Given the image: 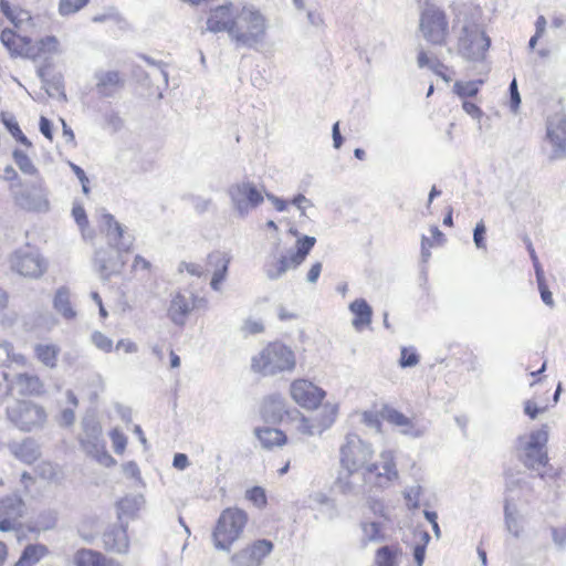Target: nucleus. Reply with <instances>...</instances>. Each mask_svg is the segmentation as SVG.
I'll list each match as a JSON object with an SVG mask.
<instances>
[{
	"label": "nucleus",
	"instance_id": "obj_30",
	"mask_svg": "<svg viewBox=\"0 0 566 566\" xmlns=\"http://www.w3.org/2000/svg\"><path fill=\"white\" fill-rule=\"evenodd\" d=\"M402 549L398 543L384 545L376 549L374 566H398Z\"/></svg>",
	"mask_w": 566,
	"mask_h": 566
},
{
	"label": "nucleus",
	"instance_id": "obj_45",
	"mask_svg": "<svg viewBox=\"0 0 566 566\" xmlns=\"http://www.w3.org/2000/svg\"><path fill=\"white\" fill-rule=\"evenodd\" d=\"M38 50V56L40 53H54L57 51L59 41L55 36L49 35L40 39L35 44H33Z\"/></svg>",
	"mask_w": 566,
	"mask_h": 566
},
{
	"label": "nucleus",
	"instance_id": "obj_35",
	"mask_svg": "<svg viewBox=\"0 0 566 566\" xmlns=\"http://www.w3.org/2000/svg\"><path fill=\"white\" fill-rule=\"evenodd\" d=\"M59 352L60 349L55 345L36 344L34 346L36 358L49 368L56 366Z\"/></svg>",
	"mask_w": 566,
	"mask_h": 566
},
{
	"label": "nucleus",
	"instance_id": "obj_46",
	"mask_svg": "<svg viewBox=\"0 0 566 566\" xmlns=\"http://www.w3.org/2000/svg\"><path fill=\"white\" fill-rule=\"evenodd\" d=\"M363 420L367 426L376 428L379 432L382 429V421H385L381 416V409L365 411Z\"/></svg>",
	"mask_w": 566,
	"mask_h": 566
},
{
	"label": "nucleus",
	"instance_id": "obj_34",
	"mask_svg": "<svg viewBox=\"0 0 566 566\" xmlns=\"http://www.w3.org/2000/svg\"><path fill=\"white\" fill-rule=\"evenodd\" d=\"M0 10L19 30H22V25L31 20L28 11L12 8L9 0H0Z\"/></svg>",
	"mask_w": 566,
	"mask_h": 566
},
{
	"label": "nucleus",
	"instance_id": "obj_49",
	"mask_svg": "<svg viewBox=\"0 0 566 566\" xmlns=\"http://www.w3.org/2000/svg\"><path fill=\"white\" fill-rule=\"evenodd\" d=\"M485 233H486V228H485L484 221L481 220L480 222L476 223V226L474 228V232H473V241H474L476 248L483 249V250L486 249Z\"/></svg>",
	"mask_w": 566,
	"mask_h": 566
},
{
	"label": "nucleus",
	"instance_id": "obj_1",
	"mask_svg": "<svg viewBox=\"0 0 566 566\" xmlns=\"http://www.w3.org/2000/svg\"><path fill=\"white\" fill-rule=\"evenodd\" d=\"M292 400L302 409L314 411L312 416H302L298 430L303 434L322 433L331 428L338 416V405L326 401L327 392L305 378L294 379L290 385Z\"/></svg>",
	"mask_w": 566,
	"mask_h": 566
},
{
	"label": "nucleus",
	"instance_id": "obj_57",
	"mask_svg": "<svg viewBox=\"0 0 566 566\" xmlns=\"http://www.w3.org/2000/svg\"><path fill=\"white\" fill-rule=\"evenodd\" d=\"M116 350H124L125 353H136L138 350L137 344L127 340L120 339L116 345Z\"/></svg>",
	"mask_w": 566,
	"mask_h": 566
},
{
	"label": "nucleus",
	"instance_id": "obj_54",
	"mask_svg": "<svg viewBox=\"0 0 566 566\" xmlns=\"http://www.w3.org/2000/svg\"><path fill=\"white\" fill-rule=\"evenodd\" d=\"M464 112L475 119H480L483 115L482 109L473 102L464 99L462 103Z\"/></svg>",
	"mask_w": 566,
	"mask_h": 566
},
{
	"label": "nucleus",
	"instance_id": "obj_40",
	"mask_svg": "<svg viewBox=\"0 0 566 566\" xmlns=\"http://www.w3.org/2000/svg\"><path fill=\"white\" fill-rule=\"evenodd\" d=\"M12 156L14 163L23 174L35 175L38 172L36 167L24 151L14 149Z\"/></svg>",
	"mask_w": 566,
	"mask_h": 566
},
{
	"label": "nucleus",
	"instance_id": "obj_61",
	"mask_svg": "<svg viewBox=\"0 0 566 566\" xmlns=\"http://www.w3.org/2000/svg\"><path fill=\"white\" fill-rule=\"evenodd\" d=\"M189 461L185 453H177L174 457V467L178 470H184L188 467Z\"/></svg>",
	"mask_w": 566,
	"mask_h": 566
},
{
	"label": "nucleus",
	"instance_id": "obj_52",
	"mask_svg": "<svg viewBox=\"0 0 566 566\" xmlns=\"http://www.w3.org/2000/svg\"><path fill=\"white\" fill-rule=\"evenodd\" d=\"M70 167H71L72 171L75 174V176L78 178V180L82 185L83 192L88 193V191H90V188L87 186L88 178H87L85 171L80 166H77L73 163H70Z\"/></svg>",
	"mask_w": 566,
	"mask_h": 566
},
{
	"label": "nucleus",
	"instance_id": "obj_56",
	"mask_svg": "<svg viewBox=\"0 0 566 566\" xmlns=\"http://www.w3.org/2000/svg\"><path fill=\"white\" fill-rule=\"evenodd\" d=\"M244 331L248 334H259L264 331V326L261 322L256 321H247L244 324Z\"/></svg>",
	"mask_w": 566,
	"mask_h": 566
},
{
	"label": "nucleus",
	"instance_id": "obj_14",
	"mask_svg": "<svg viewBox=\"0 0 566 566\" xmlns=\"http://www.w3.org/2000/svg\"><path fill=\"white\" fill-rule=\"evenodd\" d=\"M269 539H255L231 556L233 566H261L264 558L273 551Z\"/></svg>",
	"mask_w": 566,
	"mask_h": 566
},
{
	"label": "nucleus",
	"instance_id": "obj_50",
	"mask_svg": "<svg viewBox=\"0 0 566 566\" xmlns=\"http://www.w3.org/2000/svg\"><path fill=\"white\" fill-rule=\"evenodd\" d=\"M0 116L2 124L12 136L18 133L21 134L20 126L12 114L2 112Z\"/></svg>",
	"mask_w": 566,
	"mask_h": 566
},
{
	"label": "nucleus",
	"instance_id": "obj_33",
	"mask_svg": "<svg viewBox=\"0 0 566 566\" xmlns=\"http://www.w3.org/2000/svg\"><path fill=\"white\" fill-rule=\"evenodd\" d=\"M53 306L64 318L72 319L76 316L70 301V292L66 287H60L54 296Z\"/></svg>",
	"mask_w": 566,
	"mask_h": 566
},
{
	"label": "nucleus",
	"instance_id": "obj_7",
	"mask_svg": "<svg viewBox=\"0 0 566 566\" xmlns=\"http://www.w3.org/2000/svg\"><path fill=\"white\" fill-rule=\"evenodd\" d=\"M419 31L432 46H443L450 38L448 15L441 8L430 4L420 13Z\"/></svg>",
	"mask_w": 566,
	"mask_h": 566
},
{
	"label": "nucleus",
	"instance_id": "obj_2",
	"mask_svg": "<svg viewBox=\"0 0 566 566\" xmlns=\"http://www.w3.org/2000/svg\"><path fill=\"white\" fill-rule=\"evenodd\" d=\"M374 451L357 434H347L345 443L340 447V465L348 475L363 471L364 478L376 476L386 481L398 478L395 454L391 450L380 453L381 463L370 462Z\"/></svg>",
	"mask_w": 566,
	"mask_h": 566
},
{
	"label": "nucleus",
	"instance_id": "obj_21",
	"mask_svg": "<svg viewBox=\"0 0 566 566\" xmlns=\"http://www.w3.org/2000/svg\"><path fill=\"white\" fill-rule=\"evenodd\" d=\"M17 206L27 211L46 212L50 203L43 189L24 190L14 196Z\"/></svg>",
	"mask_w": 566,
	"mask_h": 566
},
{
	"label": "nucleus",
	"instance_id": "obj_41",
	"mask_svg": "<svg viewBox=\"0 0 566 566\" xmlns=\"http://www.w3.org/2000/svg\"><path fill=\"white\" fill-rule=\"evenodd\" d=\"M535 268H536V280H537V285H538V290L541 293V298L547 306L552 307V306H554V298H553V294L549 291L548 285L546 283L544 272L539 265L535 264Z\"/></svg>",
	"mask_w": 566,
	"mask_h": 566
},
{
	"label": "nucleus",
	"instance_id": "obj_18",
	"mask_svg": "<svg viewBox=\"0 0 566 566\" xmlns=\"http://www.w3.org/2000/svg\"><path fill=\"white\" fill-rule=\"evenodd\" d=\"M546 137L554 146L557 156L566 153V115L555 114L547 120Z\"/></svg>",
	"mask_w": 566,
	"mask_h": 566
},
{
	"label": "nucleus",
	"instance_id": "obj_62",
	"mask_svg": "<svg viewBox=\"0 0 566 566\" xmlns=\"http://www.w3.org/2000/svg\"><path fill=\"white\" fill-rule=\"evenodd\" d=\"M123 471H124L125 475L129 476V478H137L139 474V468H138L137 463H135V462H128V463L124 464Z\"/></svg>",
	"mask_w": 566,
	"mask_h": 566
},
{
	"label": "nucleus",
	"instance_id": "obj_9",
	"mask_svg": "<svg viewBox=\"0 0 566 566\" xmlns=\"http://www.w3.org/2000/svg\"><path fill=\"white\" fill-rule=\"evenodd\" d=\"M7 416L8 419L23 432L40 429L46 421L44 408L28 400H20L8 407Z\"/></svg>",
	"mask_w": 566,
	"mask_h": 566
},
{
	"label": "nucleus",
	"instance_id": "obj_27",
	"mask_svg": "<svg viewBox=\"0 0 566 566\" xmlns=\"http://www.w3.org/2000/svg\"><path fill=\"white\" fill-rule=\"evenodd\" d=\"M349 310L353 314V326L361 332L371 324L373 310L364 298L355 300L350 303Z\"/></svg>",
	"mask_w": 566,
	"mask_h": 566
},
{
	"label": "nucleus",
	"instance_id": "obj_10",
	"mask_svg": "<svg viewBox=\"0 0 566 566\" xmlns=\"http://www.w3.org/2000/svg\"><path fill=\"white\" fill-rule=\"evenodd\" d=\"M289 232L297 238L295 244L296 251L289 258L282 256L276 262L269 265L266 273L270 279H277L286 272L287 269L301 265L316 243L314 237L300 235L296 229H290Z\"/></svg>",
	"mask_w": 566,
	"mask_h": 566
},
{
	"label": "nucleus",
	"instance_id": "obj_38",
	"mask_svg": "<svg viewBox=\"0 0 566 566\" xmlns=\"http://www.w3.org/2000/svg\"><path fill=\"white\" fill-rule=\"evenodd\" d=\"M482 83V81H458L454 83L453 90L459 97L465 99L475 96Z\"/></svg>",
	"mask_w": 566,
	"mask_h": 566
},
{
	"label": "nucleus",
	"instance_id": "obj_37",
	"mask_svg": "<svg viewBox=\"0 0 566 566\" xmlns=\"http://www.w3.org/2000/svg\"><path fill=\"white\" fill-rule=\"evenodd\" d=\"M139 497L127 495L117 502V515L119 520L124 516H134L139 510Z\"/></svg>",
	"mask_w": 566,
	"mask_h": 566
},
{
	"label": "nucleus",
	"instance_id": "obj_3",
	"mask_svg": "<svg viewBox=\"0 0 566 566\" xmlns=\"http://www.w3.org/2000/svg\"><path fill=\"white\" fill-rule=\"evenodd\" d=\"M103 229L106 233L107 241L116 251L98 250L95 253V264L103 279H108L112 274L120 271L125 261L122 253H128L133 247L134 237L128 232L127 228L115 220L111 213L102 216Z\"/></svg>",
	"mask_w": 566,
	"mask_h": 566
},
{
	"label": "nucleus",
	"instance_id": "obj_15",
	"mask_svg": "<svg viewBox=\"0 0 566 566\" xmlns=\"http://www.w3.org/2000/svg\"><path fill=\"white\" fill-rule=\"evenodd\" d=\"M0 40L11 56H22L33 60L38 57V50L27 35L18 34L11 29H4L0 34Z\"/></svg>",
	"mask_w": 566,
	"mask_h": 566
},
{
	"label": "nucleus",
	"instance_id": "obj_25",
	"mask_svg": "<svg viewBox=\"0 0 566 566\" xmlns=\"http://www.w3.org/2000/svg\"><path fill=\"white\" fill-rule=\"evenodd\" d=\"M12 454L25 464L34 463L41 455L40 446L33 438H25L21 442L9 446Z\"/></svg>",
	"mask_w": 566,
	"mask_h": 566
},
{
	"label": "nucleus",
	"instance_id": "obj_55",
	"mask_svg": "<svg viewBox=\"0 0 566 566\" xmlns=\"http://www.w3.org/2000/svg\"><path fill=\"white\" fill-rule=\"evenodd\" d=\"M72 216L80 227H83L87 223L86 212L83 207H81V206L73 207Z\"/></svg>",
	"mask_w": 566,
	"mask_h": 566
},
{
	"label": "nucleus",
	"instance_id": "obj_36",
	"mask_svg": "<svg viewBox=\"0 0 566 566\" xmlns=\"http://www.w3.org/2000/svg\"><path fill=\"white\" fill-rule=\"evenodd\" d=\"M431 238L422 237L421 240V254L424 262L430 258V249L433 247L442 245L444 243V234L438 227H431Z\"/></svg>",
	"mask_w": 566,
	"mask_h": 566
},
{
	"label": "nucleus",
	"instance_id": "obj_58",
	"mask_svg": "<svg viewBox=\"0 0 566 566\" xmlns=\"http://www.w3.org/2000/svg\"><path fill=\"white\" fill-rule=\"evenodd\" d=\"M321 272H322V263L321 262H315L314 264H312V266L310 268V270L307 272L308 282L315 283L318 280Z\"/></svg>",
	"mask_w": 566,
	"mask_h": 566
},
{
	"label": "nucleus",
	"instance_id": "obj_12",
	"mask_svg": "<svg viewBox=\"0 0 566 566\" xmlns=\"http://www.w3.org/2000/svg\"><path fill=\"white\" fill-rule=\"evenodd\" d=\"M10 265L12 271L30 279H39L46 271L45 260L38 251L29 249L14 251L10 256Z\"/></svg>",
	"mask_w": 566,
	"mask_h": 566
},
{
	"label": "nucleus",
	"instance_id": "obj_22",
	"mask_svg": "<svg viewBox=\"0 0 566 566\" xmlns=\"http://www.w3.org/2000/svg\"><path fill=\"white\" fill-rule=\"evenodd\" d=\"M230 256L222 251H213L207 256V266L212 270V279L210 285L213 290H219L226 279L230 264Z\"/></svg>",
	"mask_w": 566,
	"mask_h": 566
},
{
	"label": "nucleus",
	"instance_id": "obj_64",
	"mask_svg": "<svg viewBox=\"0 0 566 566\" xmlns=\"http://www.w3.org/2000/svg\"><path fill=\"white\" fill-rule=\"evenodd\" d=\"M40 470H41L40 474L44 479L52 480L55 475L54 468L50 463H43L40 467Z\"/></svg>",
	"mask_w": 566,
	"mask_h": 566
},
{
	"label": "nucleus",
	"instance_id": "obj_42",
	"mask_svg": "<svg viewBox=\"0 0 566 566\" xmlns=\"http://www.w3.org/2000/svg\"><path fill=\"white\" fill-rule=\"evenodd\" d=\"M245 499L258 509L268 505L266 492L262 486H252L245 491Z\"/></svg>",
	"mask_w": 566,
	"mask_h": 566
},
{
	"label": "nucleus",
	"instance_id": "obj_6",
	"mask_svg": "<svg viewBox=\"0 0 566 566\" xmlns=\"http://www.w3.org/2000/svg\"><path fill=\"white\" fill-rule=\"evenodd\" d=\"M248 513L239 507L224 509L212 530V542L217 549L230 552L242 536L248 524Z\"/></svg>",
	"mask_w": 566,
	"mask_h": 566
},
{
	"label": "nucleus",
	"instance_id": "obj_4",
	"mask_svg": "<svg viewBox=\"0 0 566 566\" xmlns=\"http://www.w3.org/2000/svg\"><path fill=\"white\" fill-rule=\"evenodd\" d=\"M268 31V20L253 4L240 7L231 41L238 48L255 49L263 43Z\"/></svg>",
	"mask_w": 566,
	"mask_h": 566
},
{
	"label": "nucleus",
	"instance_id": "obj_26",
	"mask_svg": "<svg viewBox=\"0 0 566 566\" xmlns=\"http://www.w3.org/2000/svg\"><path fill=\"white\" fill-rule=\"evenodd\" d=\"M102 541L104 548L108 552L125 553L128 547V538L123 525L112 526L106 530Z\"/></svg>",
	"mask_w": 566,
	"mask_h": 566
},
{
	"label": "nucleus",
	"instance_id": "obj_5",
	"mask_svg": "<svg viewBox=\"0 0 566 566\" xmlns=\"http://www.w3.org/2000/svg\"><path fill=\"white\" fill-rule=\"evenodd\" d=\"M296 359L293 350L281 342H271L251 359V369L262 376L291 371Z\"/></svg>",
	"mask_w": 566,
	"mask_h": 566
},
{
	"label": "nucleus",
	"instance_id": "obj_59",
	"mask_svg": "<svg viewBox=\"0 0 566 566\" xmlns=\"http://www.w3.org/2000/svg\"><path fill=\"white\" fill-rule=\"evenodd\" d=\"M75 421V413L73 409L66 408L61 412V424L62 426H72Z\"/></svg>",
	"mask_w": 566,
	"mask_h": 566
},
{
	"label": "nucleus",
	"instance_id": "obj_11",
	"mask_svg": "<svg viewBox=\"0 0 566 566\" xmlns=\"http://www.w3.org/2000/svg\"><path fill=\"white\" fill-rule=\"evenodd\" d=\"M205 305L206 301L193 292L178 291L171 296L167 316L176 325L182 326L192 313L201 310Z\"/></svg>",
	"mask_w": 566,
	"mask_h": 566
},
{
	"label": "nucleus",
	"instance_id": "obj_24",
	"mask_svg": "<svg viewBox=\"0 0 566 566\" xmlns=\"http://www.w3.org/2000/svg\"><path fill=\"white\" fill-rule=\"evenodd\" d=\"M94 77L96 91L103 97L113 96L123 86V81L116 71H97Z\"/></svg>",
	"mask_w": 566,
	"mask_h": 566
},
{
	"label": "nucleus",
	"instance_id": "obj_28",
	"mask_svg": "<svg viewBox=\"0 0 566 566\" xmlns=\"http://www.w3.org/2000/svg\"><path fill=\"white\" fill-rule=\"evenodd\" d=\"M255 436L265 449L282 447L287 442L286 434L276 428L262 427L255 429Z\"/></svg>",
	"mask_w": 566,
	"mask_h": 566
},
{
	"label": "nucleus",
	"instance_id": "obj_16",
	"mask_svg": "<svg viewBox=\"0 0 566 566\" xmlns=\"http://www.w3.org/2000/svg\"><path fill=\"white\" fill-rule=\"evenodd\" d=\"M547 432L544 430L534 431L530 434V440L524 448L525 465L528 468L546 465L548 458L544 448L547 443Z\"/></svg>",
	"mask_w": 566,
	"mask_h": 566
},
{
	"label": "nucleus",
	"instance_id": "obj_60",
	"mask_svg": "<svg viewBox=\"0 0 566 566\" xmlns=\"http://www.w3.org/2000/svg\"><path fill=\"white\" fill-rule=\"evenodd\" d=\"M510 93H511V104L512 107L516 108L521 103V97L517 91V84L516 80H513L510 85Z\"/></svg>",
	"mask_w": 566,
	"mask_h": 566
},
{
	"label": "nucleus",
	"instance_id": "obj_43",
	"mask_svg": "<svg viewBox=\"0 0 566 566\" xmlns=\"http://www.w3.org/2000/svg\"><path fill=\"white\" fill-rule=\"evenodd\" d=\"M90 0H60L59 13L62 17H67L78 12L83 9Z\"/></svg>",
	"mask_w": 566,
	"mask_h": 566
},
{
	"label": "nucleus",
	"instance_id": "obj_13",
	"mask_svg": "<svg viewBox=\"0 0 566 566\" xmlns=\"http://www.w3.org/2000/svg\"><path fill=\"white\" fill-rule=\"evenodd\" d=\"M239 9L232 2L211 8L207 17V29L212 33H227L231 39Z\"/></svg>",
	"mask_w": 566,
	"mask_h": 566
},
{
	"label": "nucleus",
	"instance_id": "obj_8",
	"mask_svg": "<svg viewBox=\"0 0 566 566\" xmlns=\"http://www.w3.org/2000/svg\"><path fill=\"white\" fill-rule=\"evenodd\" d=\"M81 424L83 433L80 436L78 441L83 451L104 467L114 465L115 460L105 450L101 438L102 430L98 422L93 417H85Z\"/></svg>",
	"mask_w": 566,
	"mask_h": 566
},
{
	"label": "nucleus",
	"instance_id": "obj_63",
	"mask_svg": "<svg viewBox=\"0 0 566 566\" xmlns=\"http://www.w3.org/2000/svg\"><path fill=\"white\" fill-rule=\"evenodd\" d=\"M108 20H116V13L113 10H108L102 14H96L92 18L95 23H102Z\"/></svg>",
	"mask_w": 566,
	"mask_h": 566
},
{
	"label": "nucleus",
	"instance_id": "obj_29",
	"mask_svg": "<svg viewBox=\"0 0 566 566\" xmlns=\"http://www.w3.org/2000/svg\"><path fill=\"white\" fill-rule=\"evenodd\" d=\"M76 566H119L113 559L106 558L102 553L82 548L75 554Z\"/></svg>",
	"mask_w": 566,
	"mask_h": 566
},
{
	"label": "nucleus",
	"instance_id": "obj_31",
	"mask_svg": "<svg viewBox=\"0 0 566 566\" xmlns=\"http://www.w3.org/2000/svg\"><path fill=\"white\" fill-rule=\"evenodd\" d=\"M24 512V502L21 496L13 494L0 499V517L8 516L17 520L22 517Z\"/></svg>",
	"mask_w": 566,
	"mask_h": 566
},
{
	"label": "nucleus",
	"instance_id": "obj_17",
	"mask_svg": "<svg viewBox=\"0 0 566 566\" xmlns=\"http://www.w3.org/2000/svg\"><path fill=\"white\" fill-rule=\"evenodd\" d=\"M229 193L239 210H243L247 205L256 207L263 202L261 191L250 182L233 185L230 188Z\"/></svg>",
	"mask_w": 566,
	"mask_h": 566
},
{
	"label": "nucleus",
	"instance_id": "obj_39",
	"mask_svg": "<svg viewBox=\"0 0 566 566\" xmlns=\"http://www.w3.org/2000/svg\"><path fill=\"white\" fill-rule=\"evenodd\" d=\"M361 530L367 542L385 539L384 527L379 522H365L361 524Z\"/></svg>",
	"mask_w": 566,
	"mask_h": 566
},
{
	"label": "nucleus",
	"instance_id": "obj_44",
	"mask_svg": "<svg viewBox=\"0 0 566 566\" xmlns=\"http://www.w3.org/2000/svg\"><path fill=\"white\" fill-rule=\"evenodd\" d=\"M419 363V355L413 347H402L400 350L399 365L402 368L413 367Z\"/></svg>",
	"mask_w": 566,
	"mask_h": 566
},
{
	"label": "nucleus",
	"instance_id": "obj_20",
	"mask_svg": "<svg viewBox=\"0 0 566 566\" xmlns=\"http://www.w3.org/2000/svg\"><path fill=\"white\" fill-rule=\"evenodd\" d=\"M11 387L20 396H41L45 392L44 384L39 376L29 373H18L11 379Z\"/></svg>",
	"mask_w": 566,
	"mask_h": 566
},
{
	"label": "nucleus",
	"instance_id": "obj_23",
	"mask_svg": "<svg viewBox=\"0 0 566 566\" xmlns=\"http://www.w3.org/2000/svg\"><path fill=\"white\" fill-rule=\"evenodd\" d=\"M490 44L489 38L479 28L478 24H469L463 27L462 33L459 36V48L465 51H473L475 46L488 48Z\"/></svg>",
	"mask_w": 566,
	"mask_h": 566
},
{
	"label": "nucleus",
	"instance_id": "obj_32",
	"mask_svg": "<svg viewBox=\"0 0 566 566\" xmlns=\"http://www.w3.org/2000/svg\"><path fill=\"white\" fill-rule=\"evenodd\" d=\"M48 547L42 544H29L22 551L14 566H33L48 554Z\"/></svg>",
	"mask_w": 566,
	"mask_h": 566
},
{
	"label": "nucleus",
	"instance_id": "obj_53",
	"mask_svg": "<svg viewBox=\"0 0 566 566\" xmlns=\"http://www.w3.org/2000/svg\"><path fill=\"white\" fill-rule=\"evenodd\" d=\"M39 128L41 134L45 138H48L49 140L53 139V124L49 118H46L45 116H41L39 122Z\"/></svg>",
	"mask_w": 566,
	"mask_h": 566
},
{
	"label": "nucleus",
	"instance_id": "obj_19",
	"mask_svg": "<svg viewBox=\"0 0 566 566\" xmlns=\"http://www.w3.org/2000/svg\"><path fill=\"white\" fill-rule=\"evenodd\" d=\"M381 416L389 424L399 428L403 434L419 436L421 433L413 417H408L389 405L381 407Z\"/></svg>",
	"mask_w": 566,
	"mask_h": 566
},
{
	"label": "nucleus",
	"instance_id": "obj_48",
	"mask_svg": "<svg viewBox=\"0 0 566 566\" xmlns=\"http://www.w3.org/2000/svg\"><path fill=\"white\" fill-rule=\"evenodd\" d=\"M113 449L116 453L120 454L124 452L127 443V439L118 429H114L109 433Z\"/></svg>",
	"mask_w": 566,
	"mask_h": 566
},
{
	"label": "nucleus",
	"instance_id": "obj_47",
	"mask_svg": "<svg viewBox=\"0 0 566 566\" xmlns=\"http://www.w3.org/2000/svg\"><path fill=\"white\" fill-rule=\"evenodd\" d=\"M92 343L101 350L109 353L113 348V340L102 332L95 331L91 336Z\"/></svg>",
	"mask_w": 566,
	"mask_h": 566
},
{
	"label": "nucleus",
	"instance_id": "obj_51",
	"mask_svg": "<svg viewBox=\"0 0 566 566\" xmlns=\"http://www.w3.org/2000/svg\"><path fill=\"white\" fill-rule=\"evenodd\" d=\"M179 272L189 273L195 276H201L205 273L203 268L195 262H181L179 265Z\"/></svg>",
	"mask_w": 566,
	"mask_h": 566
}]
</instances>
